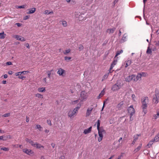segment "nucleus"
<instances>
[{"label":"nucleus","instance_id":"obj_5","mask_svg":"<svg viewBox=\"0 0 159 159\" xmlns=\"http://www.w3.org/2000/svg\"><path fill=\"white\" fill-rule=\"evenodd\" d=\"M139 78L138 76H136L134 75H132L131 76H129L128 77L126 78V80L127 81H129L133 80L134 81H136L138 80Z\"/></svg>","mask_w":159,"mask_h":159},{"label":"nucleus","instance_id":"obj_43","mask_svg":"<svg viewBox=\"0 0 159 159\" xmlns=\"http://www.w3.org/2000/svg\"><path fill=\"white\" fill-rule=\"evenodd\" d=\"M100 121L99 120H98L97 122V129H99L100 128Z\"/></svg>","mask_w":159,"mask_h":159},{"label":"nucleus","instance_id":"obj_30","mask_svg":"<svg viewBox=\"0 0 159 159\" xmlns=\"http://www.w3.org/2000/svg\"><path fill=\"white\" fill-rule=\"evenodd\" d=\"M70 51V49H66L64 51L63 53L66 55H67Z\"/></svg>","mask_w":159,"mask_h":159},{"label":"nucleus","instance_id":"obj_49","mask_svg":"<svg viewBox=\"0 0 159 159\" xmlns=\"http://www.w3.org/2000/svg\"><path fill=\"white\" fill-rule=\"evenodd\" d=\"M43 13L45 14H49V11L48 10H46L44 11Z\"/></svg>","mask_w":159,"mask_h":159},{"label":"nucleus","instance_id":"obj_59","mask_svg":"<svg viewBox=\"0 0 159 159\" xmlns=\"http://www.w3.org/2000/svg\"><path fill=\"white\" fill-rule=\"evenodd\" d=\"M107 99H106V100L104 101V102L103 106V107H102V111L103 110V109L104 108V107L105 103V102L107 101Z\"/></svg>","mask_w":159,"mask_h":159},{"label":"nucleus","instance_id":"obj_44","mask_svg":"<svg viewBox=\"0 0 159 159\" xmlns=\"http://www.w3.org/2000/svg\"><path fill=\"white\" fill-rule=\"evenodd\" d=\"M137 139H138V137H136L135 136H134V140L133 141V142H132V144H134V143H135V142L136 141V140H137Z\"/></svg>","mask_w":159,"mask_h":159},{"label":"nucleus","instance_id":"obj_16","mask_svg":"<svg viewBox=\"0 0 159 159\" xmlns=\"http://www.w3.org/2000/svg\"><path fill=\"white\" fill-rule=\"evenodd\" d=\"M117 62V60L114 61L111 64L109 72H111V70L113 69L114 66L116 65Z\"/></svg>","mask_w":159,"mask_h":159},{"label":"nucleus","instance_id":"obj_41","mask_svg":"<svg viewBox=\"0 0 159 159\" xmlns=\"http://www.w3.org/2000/svg\"><path fill=\"white\" fill-rule=\"evenodd\" d=\"M80 14L79 12H75L74 14L76 18L77 19Z\"/></svg>","mask_w":159,"mask_h":159},{"label":"nucleus","instance_id":"obj_40","mask_svg":"<svg viewBox=\"0 0 159 159\" xmlns=\"http://www.w3.org/2000/svg\"><path fill=\"white\" fill-rule=\"evenodd\" d=\"M123 52V50H121L120 51H117L116 52V54L115 56V57L119 55L120 53H122Z\"/></svg>","mask_w":159,"mask_h":159},{"label":"nucleus","instance_id":"obj_6","mask_svg":"<svg viewBox=\"0 0 159 159\" xmlns=\"http://www.w3.org/2000/svg\"><path fill=\"white\" fill-rule=\"evenodd\" d=\"M80 97L82 99L81 101L83 102L84 100L87 98L88 95L87 93L85 91H82L81 92Z\"/></svg>","mask_w":159,"mask_h":159},{"label":"nucleus","instance_id":"obj_20","mask_svg":"<svg viewBox=\"0 0 159 159\" xmlns=\"http://www.w3.org/2000/svg\"><path fill=\"white\" fill-rule=\"evenodd\" d=\"M38 91L39 92H44L46 91L45 88L43 87L39 88L38 89Z\"/></svg>","mask_w":159,"mask_h":159},{"label":"nucleus","instance_id":"obj_17","mask_svg":"<svg viewBox=\"0 0 159 159\" xmlns=\"http://www.w3.org/2000/svg\"><path fill=\"white\" fill-rule=\"evenodd\" d=\"M92 128V127H90L89 128L87 129H85L83 132L84 133L86 134L90 133L91 131Z\"/></svg>","mask_w":159,"mask_h":159},{"label":"nucleus","instance_id":"obj_55","mask_svg":"<svg viewBox=\"0 0 159 159\" xmlns=\"http://www.w3.org/2000/svg\"><path fill=\"white\" fill-rule=\"evenodd\" d=\"M132 99L134 100V101H135V95L133 94L132 96Z\"/></svg>","mask_w":159,"mask_h":159},{"label":"nucleus","instance_id":"obj_42","mask_svg":"<svg viewBox=\"0 0 159 159\" xmlns=\"http://www.w3.org/2000/svg\"><path fill=\"white\" fill-rule=\"evenodd\" d=\"M71 58L70 57H64L65 60L67 61H70V60Z\"/></svg>","mask_w":159,"mask_h":159},{"label":"nucleus","instance_id":"obj_46","mask_svg":"<svg viewBox=\"0 0 159 159\" xmlns=\"http://www.w3.org/2000/svg\"><path fill=\"white\" fill-rule=\"evenodd\" d=\"M47 122L48 123V124L49 125H52V123L51 121L50 120H47Z\"/></svg>","mask_w":159,"mask_h":159},{"label":"nucleus","instance_id":"obj_58","mask_svg":"<svg viewBox=\"0 0 159 159\" xmlns=\"http://www.w3.org/2000/svg\"><path fill=\"white\" fill-rule=\"evenodd\" d=\"M139 147H138L136 149H135L134 152H137L139 151Z\"/></svg>","mask_w":159,"mask_h":159},{"label":"nucleus","instance_id":"obj_11","mask_svg":"<svg viewBox=\"0 0 159 159\" xmlns=\"http://www.w3.org/2000/svg\"><path fill=\"white\" fill-rule=\"evenodd\" d=\"M93 109V107H89L87 108L86 114V117L89 116L90 115Z\"/></svg>","mask_w":159,"mask_h":159},{"label":"nucleus","instance_id":"obj_1","mask_svg":"<svg viewBox=\"0 0 159 159\" xmlns=\"http://www.w3.org/2000/svg\"><path fill=\"white\" fill-rule=\"evenodd\" d=\"M82 103L79 102L77 106L73 109L70 110L68 112V116L70 119H73L74 116H75L78 113L79 110L81 107Z\"/></svg>","mask_w":159,"mask_h":159},{"label":"nucleus","instance_id":"obj_45","mask_svg":"<svg viewBox=\"0 0 159 159\" xmlns=\"http://www.w3.org/2000/svg\"><path fill=\"white\" fill-rule=\"evenodd\" d=\"M10 115V114L9 113H6V114H4V115H3L2 116L3 117H8V116H9Z\"/></svg>","mask_w":159,"mask_h":159},{"label":"nucleus","instance_id":"obj_60","mask_svg":"<svg viewBox=\"0 0 159 159\" xmlns=\"http://www.w3.org/2000/svg\"><path fill=\"white\" fill-rule=\"evenodd\" d=\"M44 132L46 133L47 134L49 132V130H48V129H46L45 130Z\"/></svg>","mask_w":159,"mask_h":159},{"label":"nucleus","instance_id":"obj_54","mask_svg":"<svg viewBox=\"0 0 159 159\" xmlns=\"http://www.w3.org/2000/svg\"><path fill=\"white\" fill-rule=\"evenodd\" d=\"M18 78L19 79H25V77L21 75L19 76Z\"/></svg>","mask_w":159,"mask_h":159},{"label":"nucleus","instance_id":"obj_38","mask_svg":"<svg viewBox=\"0 0 159 159\" xmlns=\"http://www.w3.org/2000/svg\"><path fill=\"white\" fill-rule=\"evenodd\" d=\"M0 150H3L5 151H7L9 150V148H8L3 147L2 148H0Z\"/></svg>","mask_w":159,"mask_h":159},{"label":"nucleus","instance_id":"obj_22","mask_svg":"<svg viewBox=\"0 0 159 159\" xmlns=\"http://www.w3.org/2000/svg\"><path fill=\"white\" fill-rule=\"evenodd\" d=\"M42 83L44 85H45L47 84L48 83V81L47 78H44L43 79Z\"/></svg>","mask_w":159,"mask_h":159},{"label":"nucleus","instance_id":"obj_8","mask_svg":"<svg viewBox=\"0 0 159 159\" xmlns=\"http://www.w3.org/2000/svg\"><path fill=\"white\" fill-rule=\"evenodd\" d=\"M128 113L131 116H132L135 113V110L132 105L129 107L128 109Z\"/></svg>","mask_w":159,"mask_h":159},{"label":"nucleus","instance_id":"obj_39","mask_svg":"<svg viewBox=\"0 0 159 159\" xmlns=\"http://www.w3.org/2000/svg\"><path fill=\"white\" fill-rule=\"evenodd\" d=\"M16 8H24L25 7V5L22 6H16Z\"/></svg>","mask_w":159,"mask_h":159},{"label":"nucleus","instance_id":"obj_33","mask_svg":"<svg viewBox=\"0 0 159 159\" xmlns=\"http://www.w3.org/2000/svg\"><path fill=\"white\" fill-rule=\"evenodd\" d=\"M61 24L64 27H66L67 26V23L66 22L65 20H62L61 21Z\"/></svg>","mask_w":159,"mask_h":159},{"label":"nucleus","instance_id":"obj_47","mask_svg":"<svg viewBox=\"0 0 159 159\" xmlns=\"http://www.w3.org/2000/svg\"><path fill=\"white\" fill-rule=\"evenodd\" d=\"M30 16H28V15L25 16L24 17L23 19L25 20H26L30 18Z\"/></svg>","mask_w":159,"mask_h":159},{"label":"nucleus","instance_id":"obj_50","mask_svg":"<svg viewBox=\"0 0 159 159\" xmlns=\"http://www.w3.org/2000/svg\"><path fill=\"white\" fill-rule=\"evenodd\" d=\"M36 143H34L32 140L31 142L30 143V144H31V145L33 147H34V146L35 145V144Z\"/></svg>","mask_w":159,"mask_h":159},{"label":"nucleus","instance_id":"obj_28","mask_svg":"<svg viewBox=\"0 0 159 159\" xmlns=\"http://www.w3.org/2000/svg\"><path fill=\"white\" fill-rule=\"evenodd\" d=\"M35 128L38 129L39 131H41L42 129V127L39 125L37 124L36 125Z\"/></svg>","mask_w":159,"mask_h":159},{"label":"nucleus","instance_id":"obj_56","mask_svg":"<svg viewBox=\"0 0 159 159\" xmlns=\"http://www.w3.org/2000/svg\"><path fill=\"white\" fill-rule=\"evenodd\" d=\"M6 64L7 65H12V63L11 62L9 61L6 63Z\"/></svg>","mask_w":159,"mask_h":159},{"label":"nucleus","instance_id":"obj_37","mask_svg":"<svg viewBox=\"0 0 159 159\" xmlns=\"http://www.w3.org/2000/svg\"><path fill=\"white\" fill-rule=\"evenodd\" d=\"M147 75V74L145 72H142L141 73H140V76L141 77L142 76H146Z\"/></svg>","mask_w":159,"mask_h":159},{"label":"nucleus","instance_id":"obj_25","mask_svg":"<svg viewBox=\"0 0 159 159\" xmlns=\"http://www.w3.org/2000/svg\"><path fill=\"white\" fill-rule=\"evenodd\" d=\"M35 96L36 97L38 98L42 99L43 98V95L39 93H37L35 94Z\"/></svg>","mask_w":159,"mask_h":159},{"label":"nucleus","instance_id":"obj_23","mask_svg":"<svg viewBox=\"0 0 159 159\" xmlns=\"http://www.w3.org/2000/svg\"><path fill=\"white\" fill-rule=\"evenodd\" d=\"M124 104V102L123 101L120 102L117 105V107L120 109Z\"/></svg>","mask_w":159,"mask_h":159},{"label":"nucleus","instance_id":"obj_13","mask_svg":"<svg viewBox=\"0 0 159 159\" xmlns=\"http://www.w3.org/2000/svg\"><path fill=\"white\" fill-rule=\"evenodd\" d=\"M82 101H81V100H80V99L72 101L71 102V104L72 105H75L76 104H77V106L78 104L80 102L82 103V104H83V103H82Z\"/></svg>","mask_w":159,"mask_h":159},{"label":"nucleus","instance_id":"obj_61","mask_svg":"<svg viewBox=\"0 0 159 159\" xmlns=\"http://www.w3.org/2000/svg\"><path fill=\"white\" fill-rule=\"evenodd\" d=\"M123 154H121V155L118 157L117 159H120L121 157L123 156Z\"/></svg>","mask_w":159,"mask_h":159},{"label":"nucleus","instance_id":"obj_51","mask_svg":"<svg viewBox=\"0 0 159 159\" xmlns=\"http://www.w3.org/2000/svg\"><path fill=\"white\" fill-rule=\"evenodd\" d=\"M79 48L80 50H81L83 49V47L81 45H80L79 46Z\"/></svg>","mask_w":159,"mask_h":159},{"label":"nucleus","instance_id":"obj_29","mask_svg":"<svg viewBox=\"0 0 159 159\" xmlns=\"http://www.w3.org/2000/svg\"><path fill=\"white\" fill-rule=\"evenodd\" d=\"M6 35V34H4V32H3L2 33H0V39H4L5 38Z\"/></svg>","mask_w":159,"mask_h":159},{"label":"nucleus","instance_id":"obj_57","mask_svg":"<svg viewBox=\"0 0 159 159\" xmlns=\"http://www.w3.org/2000/svg\"><path fill=\"white\" fill-rule=\"evenodd\" d=\"M29 117L28 116H26V121L27 122H29Z\"/></svg>","mask_w":159,"mask_h":159},{"label":"nucleus","instance_id":"obj_14","mask_svg":"<svg viewBox=\"0 0 159 159\" xmlns=\"http://www.w3.org/2000/svg\"><path fill=\"white\" fill-rule=\"evenodd\" d=\"M159 98L158 95H157L156 94L154 96L153 98V102L155 104H157L158 102Z\"/></svg>","mask_w":159,"mask_h":159},{"label":"nucleus","instance_id":"obj_19","mask_svg":"<svg viewBox=\"0 0 159 159\" xmlns=\"http://www.w3.org/2000/svg\"><path fill=\"white\" fill-rule=\"evenodd\" d=\"M34 148H44V147L42 145H41V144L38 143H36L35 144V145L34 146Z\"/></svg>","mask_w":159,"mask_h":159},{"label":"nucleus","instance_id":"obj_7","mask_svg":"<svg viewBox=\"0 0 159 159\" xmlns=\"http://www.w3.org/2000/svg\"><path fill=\"white\" fill-rule=\"evenodd\" d=\"M12 37L16 39L17 40H20L21 41H24L26 40L24 37L16 34L13 35Z\"/></svg>","mask_w":159,"mask_h":159},{"label":"nucleus","instance_id":"obj_24","mask_svg":"<svg viewBox=\"0 0 159 159\" xmlns=\"http://www.w3.org/2000/svg\"><path fill=\"white\" fill-rule=\"evenodd\" d=\"M115 28H113L112 29H108L107 30V31L109 33H112L114 32L115 31Z\"/></svg>","mask_w":159,"mask_h":159},{"label":"nucleus","instance_id":"obj_9","mask_svg":"<svg viewBox=\"0 0 159 159\" xmlns=\"http://www.w3.org/2000/svg\"><path fill=\"white\" fill-rule=\"evenodd\" d=\"M159 118V109H157L156 111V114H154L152 116V119L153 120L155 121Z\"/></svg>","mask_w":159,"mask_h":159},{"label":"nucleus","instance_id":"obj_36","mask_svg":"<svg viewBox=\"0 0 159 159\" xmlns=\"http://www.w3.org/2000/svg\"><path fill=\"white\" fill-rule=\"evenodd\" d=\"M52 71V70H51L50 71H48L47 72L48 77L49 79H50L51 72Z\"/></svg>","mask_w":159,"mask_h":159},{"label":"nucleus","instance_id":"obj_26","mask_svg":"<svg viewBox=\"0 0 159 159\" xmlns=\"http://www.w3.org/2000/svg\"><path fill=\"white\" fill-rule=\"evenodd\" d=\"M153 140L154 142L158 141L159 140V134H158L157 135Z\"/></svg>","mask_w":159,"mask_h":159},{"label":"nucleus","instance_id":"obj_15","mask_svg":"<svg viewBox=\"0 0 159 159\" xmlns=\"http://www.w3.org/2000/svg\"><path fill=\"white\" fill-rule=\"evenodd\" d=\"M28 11L27 12V14H31L34 13L36 11V8L33 7L31 9H30L28 10Z\"/></svg>","mask_w":159,"mask_h":159},{"label":"nucleus","instance_id":"obj_27","mask_svg":"<svg viewBox=\"0 0 159 159\" xmlns=\"http://www.w3.org/2000/svg\"><path fill=\"white\" fill-rule=\"evenodd\" d=\"M126 63L125 64V67H127L131 64V61L130 60H128L126 61Z\"/></svg>","mask_w":159,"mask_h":159},{"label":"nucleus","instance_id":"obj_2","mask_svg":"<svg viewBox=\"0 0 159 159\" xmlns=\"http://www.w3.org/2000/svg\"><path fill=\"white\" fill-rule=\"evenodd\" d=\"M141 102L142 104V108L143 109V112L144 113L143 115H144L147 112V108L148 104L149 102L148 98L146 96L143 97L141 98Z\"/></svg>","mask_w":159,"mask_h":159},{"label":"nucleus","instance_id":"obj_10","mask_svg":"<svg viewBox=\"0 0 159 159\" xmlns=\"http://www.w3.org/2000/svg\"><path fill=\"white\" fill-rule=\"evenodd\" d=\"M65 70L63 69L60 68L57 70V74L60 76H63L65 73Z\"/></svg>","mask_w":159,"mask_h":159},{"label":"nucleus","instance_id":"obj_3","mask_svg":"<svg viewBox=\"0 0 159 159\" xmlns=\"http://www.w3.org/2000/svg\"><path fill=\"white\" fill-rule=\"evenodd\" d=\"M122 86L121 81L120 80H118L116 84L114 85L111 88V90L113 91H117L120 89Z\"/></svg>","mask_w":159,"mask_h":159},{"label":"nucleus","instance_id":"obj_12","mask_svg":"<svg viewBox=\"0 0 159 159\" xmlns=\"http://www.w3.org/2000/svg\"><path fill=\"white\" fill-rule=\"evenodd\" d=\"M23 151L28 155H30L33 153V152L30 149H24Z\"/></svg>","mask_w":159,"mask_h":159},{"label":"nucleus","instance_id":"obj_52","mask_svg":"<svg viewBox=\"0 0 159 159\" xmlns=\"http://www.w3.org/2000/svg\"><path fill=\"white\" fill-rule=\"evenodd\" d=\"M154 43H155V45L157 46H159V41H158L157 42L155 41L154 42Z\"/></svg>","mask_w":159,"mask_h":159},{"label":"nucleus","instance_id":"obj_32","mask_svg":"<svg viewBox=\"0 0 159 159\" xmlns=\"http://www.w3.org/2000/svg\"><path fill=\"white\" fill-rule=\"evenodd\" d=\"M154 142V141L153 140V139L150 141L148 143V144L147 146L148 147H150L153 144V142Z\"/></svg>","mask_w":159,"mask_h":159},{"label":"nucleus","instance_id":"obj_34","mask_svg":"<svg viewBox=\"0 0 159 159\" xmlns=\"http://www.w3.org/2000/svg\"><path fill=\"white\" fill-rule=\"evenodd\" d=\"M106 91L105 88H104L102 91H101V93H100V96L102 97L105 94Z\"/></svg>","mask_w":159,"mask_h":159},{"label":"nucleus","instance_id":"obj_48","mask_svg":"<svg viewBox=\"0 0 159 159\" xmlns=\"http://www.w3.org/2000/svg\"><path fill=\"white\" fill-rule=\"evenodd\" d=\"M25 140L26 142H27L29 143H30L32 141L31 140L29 139L28 138H26Z\"/></svg>","mask_w":159,"mask_h":159},{"label":"nucleus","instance_id":"obj_21","mask_svg":"<svg viewBox=\"0 0 159 159\" xmlns=\"http://www.w3.org/2000/svg\"><path fill=\"white\" fill-rule=\"evenodd\" d=\"M83 14L80 13L77 18V19L79 20H85V17H83L82 16Z\"/></svg>","mask_w":159,"mask_h":159},{"label":"nucleus","instance_id":"obj_4","mask_svg":"<svg viewBox=\"0 0 159 159\" xmlns=\"http://www.w3.org/2000/svg\"><path fill=\"white\" fill-rule=\"evenodd\" d=\"M98 130V133L99 137L98 141L100 142L102 141L103 137V134L105 133V130L102 128H99V129H97Z\"/></svg>","mask_w":159,"mask_h":159},{"label":"nucleus","instance_id":"obj_31","mask_svg":"<svg viewBox=\"0 0 159 159\" xmlns=\"http://www.w3.org/2000/svg\"><path fill=\"white\" fill-rule=\"evenodd\" d=\"M127 36V35L125 34L124 35L121 39L122 41V42H124L126 41V37Z\"/></svg>","mask_w":159,"mask_h":159},{"label":"nucleus","instance_id":"obj_53","mask_svg":"<svg viewBox=\"0 0 159 159\" xmlns=\"http://www.w3.org/2000/svg\"><path fill=\"white\" fill-rule=\"evenodd\" d=\"M108 74L105 75L103 77V79H107L108 77Z\"/></svg>","mask_w":159,"mask_h":159},{"label":"nucleus","instance_id":"obj_35","mask_svg":"<svg viewBox=\"0 0 159 159\" xmlns=\"http://www.w3.org/2000/svg\"><path fill=\"white\" fill-rule=\"evenodd\" d=\"M146 52L147 54H151L152 53V49L150 48L149 47L148 48Z\"/></svg>","mask_w":159,"mask_h":159},{"label":"nucleus","instance_id":"obj_63","mask_svg":"<svg viewBox=\"0 0 159 159\" xmlns=\"http://www.w3.org/2000/svg\"><path fill=\"white\" fill-rule=\"evenodd\" d=\"M55 144L54 143H52L51 144V146H52V147L53 148H54L55 146Z\"/></svg>","mask_w":159,"mask_h":159},{"label":"nucleus","instance_id":"obj_64","mask_svg":"<svg viewBox=\"0 0 159 159\" xmlns=\"http://www.w3.org/2000/svg\"><path fill=\"white\" fill-rule=\"evenodd\" d=\"M16 25L18 27H20L21 26V24L19 23H17L16 24Z\"/></svg>","mask_w":159,"mask_h":159},{"label":"nucleus","instance_id":"obj_62","mask_svg":"<svg viewBox=\"0 0 159 159\" xmlns=\"http://www.w3.org/2000/svg\"><path fill=\"white\" fill-rule=\"evenodd\" d=\"M13 72L12 71H9L8 72V73L9 75H11L13 74Z\"/></svg>","mask_w":159,"mask_h":159},{"label":"nucleus","instance_id":"obj_18","mask_svg":"<svg viewBox=\"0 0 159 159\" xmlns=\"http://www.w3.org/2000/svg\"><path fill=\"white\" fill-rule=\"evenodd\" d=\"M29 73V71H23L22 72H19L15 73V75L16 76L19 75H21V74H25Z\"/></svg>","mask_w":159,"mask_h":159}]
</instances>
